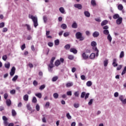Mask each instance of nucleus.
Here are the masks:
<instances>
[{
	"label": "nucleus",
	"mask_w": 126,
	"mask_h": 126,
	"mask_svg": "<svg viewBox=\"0 0 126 126\" xmlns=\"http://www.w3.org/2000/svg\"><path fill=\"white\" fill-rule=\"evenodd\" d=\"M122 67H123V66L122 65H119L117 67V70H121V69H122Z\"/></svg>",
	"instance_id": "13d9d810"
},
{
	"label": "nucleus",
	"mask_w": 126,
	"mask_h": 126,
	"mask_svg": "<svg viewBox=\"0 0 126 126\" xmlns=\"http://www.w3.org/2000/svg\"><path fill=\"white\" fill-rule=\"evenodd\" d=\"M32 103H37V98H36V97L34 96L32 98Z\"/></svg>",
	"instance_id": "8fccbe9b"
},
{
	"label": "nucleus",
	"mask_w": 126,
	"mask_h": 126,
	"mask_svg": "<svg viewBox=\"0 0 126 126\" xmlns=\"http://www.w3.org/2000/svg\"><path fill=\"white\" fill-rule=\"evenodd\" d=\"M122 22H123V18L120 17L116 20V23L118 25H120V24H122Z\"/></svg>",
	"instance_id": "423d86ee"
},
{
	"label": "nucleus",
	"mask_w": 126,
	"mask_h": 126,
	"mask_svg": "<svg viewBox=\"0 0 126 126\" xmlns=\"http://www.w3.org/2000/svg\"><path fill=\"white\" fill-rule=\"evenodd\" d=\"M104 66H107L108 65V59H106L104 62Z\"/></svg>",
	"instance_id": "49530a36"
},
{
	"label": "nucleus",
	"mask_w": 126,
	"mask_h": 126,
	"mask_svg": "<svg viewBox=\"0 0 126 126\" xmlns=\"http://www.w3.org/2000/svg\"><path fill=\"white\" fill-rule=\"evenodd\" d=\"M53 67H54V65H48V70L50 72H52L53 71Z\"/></svg>",
	"instance_id": "4468645a"
},
{
	"label": "nucleus",
	"mask_w": 126,
	"mask_h": 126,
	"mask_svg": "<svg viewBox=\"0 0 126 126\" xmlns=\"http://www.w3.org/2000/svg\"><path fill=\"white\" fill-rule=\"evenodd\" d=\"M84 15L86 17H90V13L87 11L84 12Z\"/></svg>",
	"instance_id": "aec40b11"
},
{
	"label": "nucleus",
	"mask_w": 126,
	"mask_h": 126,
	"mask_svg": "<svg viewBox=\"0 0 126 126\" xmlns=\"http://www.w3.org/2000/svg\"><path fill=\"white\" fill-rule=\"evenodd\" d=\"M29 98V96L28 95V94H25L23 96V99L24 101H28Z\"/></svg>",
	"instance_id": "6ab92c4d"
},
{
	"label": "nucleus",
	"mask_w": 126,
	"mask_h": 126,
	"mask_svg": "<svg viewBox=\"0 0 126 126\" xmlns=\"http://www.w3.org/2000/svg\"><path fill=\"white\" fill-rule=\"evenodd\" d=\"M54 43L56 46H59L60 44V40L59 39H56L55 40Z\"/></svg>",
	"instance_id": "7c9ffc66"
},
{
	"label": "nucleus",
	"mask_w": 126,
	"mask_h": 126,
	"mask_svg": "<svg viewBox=\"0 0 126 126\" xmlns=\"http://www.w3.org/2000/svg\"><path fill=\"white\" fill-rule=\"evenodd\" d=\"M118 8L119 10H123V9H124V6H123V5L122 4H120L118 6Z\"/></svg>",
	"instance_id": "393cba45"
},
{
	"label": "nucleus",
	"mask_w": 126,
	"mask_h": 126,
	"mask_svg": "<svg viewBox=\"0 0 126 126\" xmlns=\"http://www.w3.org/2000/svg\"><path fill=\"white\" fill-rule=\"evenodd\" d=\"M86 93L85 92H83L81 94V98H84L85 97V95Z\"/></svg>",
	"instance_id": "58836bf2"
},
{
	"label": "nucleus",
	"mask_w": 126,
	"mask_h": 126,
	"mask_svg": "<svg viewBox=\"0 0 126 126\" xmlns=\"http://www.w3.org/2000/svg\"><path fill=\"white\" fill-rule=\"evenodd\" d=\"M59 10L61 13H64V8L63 7H61L59 8Z\"/></svg>",
	"instance_id": "a19ab883"
},
{
	"label": "nucleus",
	"mask_w": 126,
	"mask_h": 126,
	"mask_svg": "<svg viewBox=\"0 0 126 126\" xmlns=\"http://www.w3.org/2000/svg\"><path fill=\"white\" fill-rule=\"evenodd\" d=\"M25 26H26L28 31H31V27H30V25H29L28 24H26V25H25Z\"/></svg>",
	"instance_id": "ea45409f"
},
{
	"label": "nucleus",
	"mask_w": 126,
	"mask_h": 126,
	"mask_svg": "<svg viewBox=\"0 0 126 126\" xmlns=\"http://www.w3.org/2000/svg\"><path fill=\"white\" fill-rule=\"evenodd\" d=\"M107 39L110 42H112V36H111L110 34L108 35Z\"/></svg>",
	"instance_id": "a18cd8bd"
},
{
	"label": "nucleus",
	"mask_w": 126,
	"mask_h": 126,
	"mask_svg": "<svg viewBox=\"0 0 126 126\" xmlns=\"http://www.w3.org/2000/svg\"><path fill=\"white\" fill-rule=\"evenodd\" d=\"M48 45L49 47H53V46H54V43L53 42H48Z\"/></svg>",
	"instance_id": "0e129e2a"
},
{
	"label": "nucleus",
	"mask_w": 126,
	"mask_h": 126,
	"mask_svg": "<svg viewBox=\"0 0 126 126\" xmlns=\"http://www.w3.org/2000/svg\"><path fill=\"white\" fill-rule=\"evenodd\" d=\"M64 37H68L69 36V32H66L63 33Z\"/></svg>",
	"instance_id": "3c124183"
},
{
	"label": "nucleus",
	"mask_w": 126,
	"mask_h": 126,
	"mask_svg": "<svg viewBox=\"0 0 126 126\" xmlns=\"http://www.w3.org/2000/svg\"><path fill=\"white\" fill-rule=\"evenodd\" d=\"M27 108L28 110H29V111L32 110V107H31V106L30 105V103L27 104Z\"/></svg>",
	"instance_id": "cd10ccee"
},
{
	"label": "nucleus",
	"mask_w": 126,
	"mask_h": 126,
	"mask_svg": "<svg viewBox=\"0 0 126 126\" xmlns=\"http://www.w3.org/2000/svg\"><path fill=\"white\" fill-rule=\"evenodd\" d=\"M61 27L62 28V29L65 30L66 28H67V26H66V24H63L61 25Z\"/></svg>",
	"instance_id": "412c9836"
},
{
	"label": "nucleus",
	"mask_w": 126,
	"mask_h": 126,
	"mask_svg": "<svg viewBox=\"0 0 126 126\" xmlns=\"http://www.w3.org/2000/svg\"><path fill=\"white\" fill-rule=\"evenodd\" d=\"M66 117L68 120H71V116L69 115V113L66 114Z\"/></svg>",
	"instance_id": "4d7b16f0"
},
{
	"label": "nucleus",
	"mask_w": 126,
	"mask_h": 126,
	"mask_svg": "<svg viewBox=\"0 0 126 126\" xmlns=\"http://www.w3.org/2000/svg\"><path fill=\"white\" fill-rule=\"evenodd\" d=\"M68 59L69 60H70L71 61H72V60L74 59V56H73V55H69L68 56Z\"/></svg>",
	"instance_id": "de8ad7c7"
},
{
	"label": "nucleus",
	"mask_w": 126,
	"mask_h": 126,
	"mask_svg": "<svg viewBox=\"0 0 126 126\" xmlns=\"http://www.w3.org/2000/svg\"><path fill=\"white\" fill-rule=\"evenodd\" d=\"M58 79H59V77L56 76L52 78V81H53V82H55V81L58 80Z\"/></svg>",
	"instance_id": "c756f323"
},
{
	"label": "nucleus",
	"mask_w": 126,
	"mask_h": 126,
	"mask_svg": "<svg viewBox=\"0 0 126 126\" xmlns=\"http://www.w3.org/2000/svg\"><path fill=\"white\" fill-rule=\"evenodd\" d=\"M35 95L36 97L39 98V99H41V98H42V94L41 93L35 94Z\"/></svg>",
	"instance_id": "a211bd4d"
},
{
	"label": "nucleus",
	"mask_w": 126,
	"mask_h": 126,
	"mask_svg": "<svg viewBox=\"0 0 126 126\" xmlns=\"http://www.w3.org/2000/svg\"><path fill=\"white\" fill-rule=\"evenodd\" d=\"M46 108H49L50 107V102H47L45 105Z\"/></svg>",
	"instance_id": "6e6d98bb"
},
{
	"label": "nucleus",
	"mask_w": 126,
	"mask_h": 126,
	"mask_svg": "<svg viewBox=\"0 0 126 126\" xmlns=\"http://www.w3.org/2000/svg\"><path fill=\"white\" fill-rule=\"evenodd\" d=\"M113 18L114 19H118L120 18V15H119V14H115L113 15Z\"/></svg>",
	"instance_id": "2eb2a0df"
},
{
	"label": "nucleus",
	"mask_w": 126,
	"mask_h": 126,
	"mask_svg": "<svg viewBox=\"0 0 126 126\" xmlns=\"http://www.w3.org/2000/svg\"><path fill=\"white\" fill-rule=\"evenodd\" d=\"M95 57H96V54L94 53H93L90 55V59L91 60H94Z\"/></svg>",
	"instance_id": "9d476101"
},
{
	"label": "nucleus",
	"mask_w": 126,
	"mask_h": 126,
	"mask_svg": "<svg viewBox=\"0 0 126 126\" xmlns=\"http://www.w3.org/2000/svg\"><path fill=\"white\" fill-rule=\"evenodd\" d=\"M55 60H56V57H52L50 61V64H49V65H54V61H55Z\"/></svg>",
	"instance_id": "dca6fc26"
},
{
	"label": "nucleus",
	"mask_w": 126,
	"mask_h": 126,
	"mask_svg": "<svg viewBox=\"0 0 126 126\" xmlns=\"http://www.w3.org/2000/svg\"><path fill=\"white\" fill-rule=\"evenodd\" d=\"M21 50L22 51L24 50V49H25V48H26V46H25V44H24L23 45H22L21 47Z\"/></svg>",
	"instance_id": "680f3d73"
},
{
	"label": "nucleus",
	"mask_w": 126,
	"mask_h": 126,
	"mask_svg": "<svg viewBox=\"0 0 126 126\" xmlns=\"http://www.w3.org/2000/svg\"><path fill=\"white\" fill-rule=\"evenodd\" d=\"M91 46L93 47H96V46H97V43H96L95 41H92L91 42Z\"/></svg>",
	"instance_id": "2f4dec72"
},
{
	"label": "nucleus",
	"mask_w": 126,
	"mask_h": 126,
	"mask_svg": "<svg viewBox=\"0 0 126 126\" xmlns=\"http://www.w3.org/2000/svg\"><path fill=\"white\" fill-rule=\"evenodd\" d=\"M117 63V59H114L113 60L112 65H113L114 67L118 66V63Z\"/></svg>",
	"instance_id": "1a4fd4ad"
},
{
	"label": "nucleus",
	"mask_w": 126,
	"mask_h": 126,
	"mask_svg": "<svg viewBox=\"0 0 126 126\" xmlns=\"http://www.w3.org/2000/svg\"><path fill=\"white\" fill-rule=\"evenodd\" d=\"M109 33H110V32L108 30H104L103 31V34H104V35H109Z\"/></svg>",
	"instance_id": "c85d7f7f"
},
{
	"label": "nucleus",
	"mask_w": 126,
	"mask_h": 126,
	"mask_svg": "<svg viewBox=\"0 0 126 126\" xmlns=\"http://www.w3.org/2000/svg\"><path fill=\"white\" fill-rule=\"evenodd\" d=\"M15 67L13 66L11 69V71L10 72V76H13L15 73V70H16Z\"/></svg>",
	"instance_id": "7ed1b4c3"
},
{
	"label": "nucleus",
	"mask_w": 126,
	"mask_h": 126,
	"mask_svg": "<svg viewBox=\"0 0 126 126\" xmlns=\"http://www.w3.org/2000/svg\"><path fill=\"white\" fill-rule=\"evenodd\" d=\"M82 57L83 60H87V59L89 58V55L86 54L85 52L83 53Z\"/></svg>",
	"instance_id": "20e7f679"
},
{
	"label": "nucleus",
	"mask_w": 126,
	"mask_h": 126,
	"mask_svg": "<svg viewBox=\"0 0 126 126\" xmlns=\"http://www.w3.org/2000/svg\"><path fill=\"white\" fill-rule=\"evenodd\" d=\"M125 57V52L124 51H122L120 55V59H122Z\"/></svg>",
	"instance_id": "e433bc0d"
},
{
	"label": "nucleus",
	"mask_w": 126,
	"mask_h": 126,
	"mask_svg": "<svg viewBox=\"0 0 126 126\" xmlns=\"http://www.w3.org/2000/svg\"><path fill=\"white\" fill-rule=\"evenodd\" d=\"M87 86L88 87H90V86H92V82L91 81H89L86 83Z\"/></svg>",
	"instance_id": "a878e982"
},
{
	"label": "nucleus",
	"mask_w": 126,
	"mask_h": 126,
	"mask_svg": "<svg viewBox=\"0 0 126 126\" xmlns=\"http://www.w3.org/2000/svg\"><path fill=\"white\" fill-rule=\"evenodd\" d=\"M72 85H73V84H72V83H67L66 84V87H71V86H72Z\"/></svg>",
	"instance_id": "09e8293b"
},
{
	"label": "nucleus",
	"mask_w": 126,
	"mask_h": 126,
	"mask_svg": "<svg viewBox=\"0 0 126 126\" xmlns=\"http://www.w3.org/2000/svg\"><path fill=\"white\" fill-rule=\"evenodd\" d=\"M43 19L44 23H47V21H48V17H47L46 16H44L43 17Z\"/></svg>",
	"instance_id": "4c0bfd02"
},
{
	"label": "nucleus",
	"mask_w": 126,
	"mask_h": 126,
	"mask_svg": "<svg viewBox=\"0 0 126 126\" xmlns=\"http://www.w3.org/2000/svg\"><path fill=\"white\" fill-rule=\"evenodd\" d=\"M74 95L75 97H79V91L75 92Z\"/></svg>",
	"instance_id": "f704fd0d"
},
{
	"label": "nucleus",
	"mask_w": 126,
	"mask_h": 126,
	"mask_svg": "<svg viewBox=\"0 0 126 126\" xmlns=\"http://www.w3.org/2000/svg\"><path fill=\"white\" fill-rule=\"evenodd\" d=\"M91 4L92 5H93V6H95V5H97V4L96 3V1H95V0H92Z\"/></svg>",
	"instance_id": "bb28decb"
},
{
	"label": "nucleus",
	"mask_w": 126,
	"mask_h": 126,
	"mask_svg": "<svg viewBox=\"0 0 126 126\" xmlns=\"http://www.w3.org/2000/svg\"><path fill=\"white\" fill-rule=\"evenodd\" d=\"M4 27V23L2 22L0 23V28H2Z\"/></svg>",
	"instance_id": "69168bd1"
},
{
	"label": "nucleus",
	"mask_w": 126,
	"mask_h": 126,
	"mask_svg": "<svg viewBox=\"0 0 126 126\" xmlns=\"http://www.w3.org/2000/svg\"><path fill=\"white\" fill-rule=\"evenodd\" d=\"M64 49H65V50H69V49H70V44H66L64 46Z\"/></svg>",
	"instance_id": "79ce46f5"
},
{
	"label": "nucleus",
	"mask_w": 126,
	"mask_h": 126,
	"mask_svg": "<svg viewBox=\"0 0 126 126\" xmlns=\"http://www.w3.org/2000/svg\"><path fill=\"white\" fill-rule=\"evenodd\" d=\"M75 36L76 39H79V41H83L84 39H85V37L83 36L82 33L79 32L76 33Z\"/></svg>",
	"instance_id": "f03ea898"
},
{
	"label": "nucleus",
	"mask_w": 126,
	"mask_h": 126,
	"mask_svg": "<svg viewBox=\"0 0 126 126\" xmlns=\"http://www.w3.org/2000/svg\"><path fill=\"white\" fill-rule=\"evenodd\" d=\"M124 99H125V97L123 95L120 96L119 100H120V101H121V102H122L123 101Z\"/></svg>",
	"instance_id": "bf43d9fd"
},
{
	"label": "nucleus",
	"mask_w": 126,
	"mask_h": 126,
	"mask_svg": "<svg viewBox=\"0 0 126 126\" xmlns=\"http://www.w3.org/2000/svg\"><path fill=\"white\" fill-rule=\"evenodd\" d=\"M126 71V66L124 67V70H123L122 72V75H124V74H125Z\"/></svg>",
	"instance_id": "5fc2aeb1"
},
{
	"label": "nucleus",
	"mask_w": 126,
	"mask_h": 126,
	"mask_svg": "<svg viewBox=\"0 0 126 126\" xmlns=\"http://www.w3.org/2000/svg\"><path fill=\"white\" fill-rule=\"evenodd\" d=\"M29 18L32 19L33 22V26L35 28H37V26L39 25L38 24V18L37 17L34 16L31 14L29 15Z\"/></svg>",
	"instance_id": "f257e3e1"
},
{
	"label": "nucleus",
	"mask_w": 126,
	"mask_h": 126,
	"mask_svg": "<svg viewBox=\"0 0 126 126\" xmlns=\"http://www.w3.org/2000/svg\"><path fill=\"white\" fill-rule=\"evenodd\" d=\"M61 64V62H60V60H58L55 62V65L56 66H59Z\"/></svg>",
	"instance_id": "5701e85b"
},
{
	"label": "nucleus",
	"mask_w": 126,
	"mask_h": 126,
	"mask_svg": "<svg viewBox=\"0 0 126 126\" xmlns=\"http://www.w3.org/2000/svg\"><path fill=\"white\" fill-rule=\"evenodd\" d=\"M4 66L6 68H9V67H10V63H9V62H8L7 63H5L4 64Z\"/></svg>",
	"instance_id": "4be33fe9"
},
{
	"label": "nucleus",
	"mask_w": 126,
	"mask_h": 126,
	"mask_svg": "<svg viewBox=\"0 0 126 126\" xmlns=\"http://www.w3.org/2000/svg\"><path fill=\"white\" fill-rule=\"evenodd\" d=\"M10 94H12V95H13V94H15V90H12L10 91Z\"/></svg>",
	"instance_id": "e2e57ef3"
},
{
	"label": "nucleus",
	"mask_w": 126,
	"mask_h": 126,
	"mask_svg": "<svg viewBox=\"0 0 126 126\" xmlns=\"http://www.w3.org/2000/svg\"><path fill=\"white\" fill-rule=\"evenodd\" d=\"M6 104L7 106H10L11 105V100L10 99H8L6 100Z\"/></svg>",
	"instance_id": "f3484780"
},
{
	"label": "nucleus",
	"mask_w": 126,
	"mask_h": 126,
	"mask_svg": "<svg viewBox=\"0 0 126 126\" xmlns=\"http://www.w3.org/2000/svg\"><path fill=\"white\" fill-rule=\"evenodd\" d=\"M99 35V32H94L93 33V37H94V38H97V37H98Z\"/></svg>",
	"instance_id": "6e6552de"
},
{
	"label": "nucleus",
	"mask_w": 126,
	"mask_h": 126,
	"mask_svg": "<svg viewBox=\"0 0 126 126\" xmlns=\"http://www.w3.org/2000/svg\"><path fill=\"white\" fill-rule=\"evenodd\" d=\"M70 52L75 54H77V50H76L75 48H71L70 49Z\"/></svg>",
	"instance_id": "9b49d317"
},
{
	"label": "nucleus",
	"mask_w": 126,
	"mask_h": 126,
	"mask_svg": "<svg viewBox=\"0 0 126 126\" xmlns=\"http://www.w3.org/2000/svg\"><path fill=\"white\" fill-rule=\"evenodd\" d=\"M94 101V99L93 98L91 99L88 102V105L89 106H91V105H92V104L93 103Z\"/></svg>",
	"instance_id": "72a5a7b5"
},
{
	"label": "nucleus",
	"mask_w": 126,
	"mask_h": 126,
	"mask_svg": "<svg viewBox=\"0 0 126 126\" xmlns=\"http://www.w3.org/2000/svg\"><path fill=\"white\" fill-rule=\"evenodd\" d=\"M7 97H8V94H7V93L4 94V98L5 100H6V99H7Z\"/></svg>",
	"instance_id": "338daca9"
},
{
	"label": "nucleus",
	"mask_w": 126,
	"mask_h": 126,
	"mask_svg": "<svg viewBox=\"0 0 126 126\" xmlns=\"http://www.w3.org/2000/svg\"><path fill=\"white\" fill-rule=\"evenodd\" d=\"M93 50L96 52V57L99 56V50H98V48H97V47L94 46L93 47Z\"/></svg>",
	"instance_id": "39448f33"
},
{
	"label": "nucleus",
	"mask_w": 126,
	"mask_h": 126,
	"mask_svg": "<svg viewBox=\"0 0 126 126\" xmlns=\"http://www.w3.org/2000/svg\"><path fill=\"white\" fill-rule=\"evenodd\" d=\"M90 95V94H89V93L86 94L85 95V100H87V99H88V98H89Z\"/></svg>",
	"instance_id": "c03bdc74"
},
{
	"label": "nucleus",
	"mask_w": 126,
	"mask_h": 126,
	"mask_svg": "<svg viewBox=\"0 0 126 126\" xmlns=\"http://www.w3.org/2000/svg\"><path fill=\"white\" fill-rule=\"evenodd\" d=\"M74 6L78 9H81L82 8V5L80 4H75L74 5Z\"/></svg>",
	"instance_id": "0eeeda50"
},
{
	"label": "nucleus",
	"mask_w": 126,
	"mask_h": 126,
	"mask_svg": "<svg viewBox=\"0 0 126 126\" xmlns=\"http://www.w3.org/2000/svg\"><path fill=\"white\" fill-rule=\"evenodd\" d=\"M72 28L75 29L77 28V24L76 23V22H75L72 24Z\"/></svg>",
	"instance_id": "b1692460"
},
{
	"label": "nucleus",
	"mask_w": 126,
	"mask_h": 126,
	"mask_svg": "<svg viewBox=\"0 0 126 126\" xmlns=\"http://www.w3.org/2000/svg\"><path fill=\"white\" fill-rule=\"evenodd\" d=\"M46 88V85H42L40 86L39 87V90H44Z\"/></svg>",
	"instance_id": "c9c22d12"
},
{
	"label": "nucleus",
	"mask_w": 126,
	"mask_h": 126,
	"mask_svg": "<svg viewBox=\"0 0 126 126\" xmlns=\"http://www.w3.org/2000/svg\"><path fill=\"white\" fill-rule=\"evenodd\" d=\"M33 85L36 87L38 85V82L36 80H34L33 82Z\"/></svg>",
	"instance_id": "603ef678"
},
{
	"label": "nucleus",
	"mask_w": 126,
	"mask_h": 126,
	"mask_svg": "<svg viewBox=\"0 0 126 126\" xmlns=\"http://www.w3.org/2000/svg\"><path fill=\"white\" fill-rule=\"evenodd\" d=\"M106 24H108V21L106 20H103L101 23V25L102 26H104L105 25H106Z\"/></svg>",
	"instance_id": "ddd939ff"
},
{
	"label": "nucleus",
	"mask_w": 126,
	"mask_h": 126,
	"mask_svg": "<svg viewBox=\"0 0 126 126\" xmlns=\"http://www.w3.org/2000/svg\"><path fill=\"white\" fill-rule=\"evenodd\" d=\"M53 96L55 99H58L59 98V94L56 93L53 94Z\"/></svg>",
	"instance_id": "473e14b6"
},
{
	"label": "nucleus",
	"mask_w": 126,
	"mask_h": 126,
	"mask_svg": "<svg viewBox=\"0 0 126 126\" xmlns=\"http://www.w3.org/2000/svg\"><path fill=\"white\" fill-rule=\"evenodd\" d=\"M17 78H18V76L17 75H15L12 79V81H13L14 82H15V81H16V80H17Z\"/></svg>",
	"instance_id": "37998d69"
},
{
	"label": "nucleus",
	"mask_w": 126,
	"mask_h": 126,
	"mask_svg": "<svg viewBox=\"0 0 126 126\" xmlns=\"http://www.w3.org/2000/svg\"><path fill=\"white\" fill-rule=\"evenodd\" d=\"M36 109L37 111H40V106L39 105V104H37L36 105Z\"/></svg>",
	"instance_id": "774afa93"
},
{
	"label": "nucleus",
	"mask_w": 126,
	"mask_h": 126,
	"mask_svg": "<svg viewBox=\"0 0 126 126\" xmlns=\"http://www.w3.org/2000/svg\"><path fill=\"white\" fill-rule=\"evenodd\" d=\"M66 94L67 96H71V95H72V93L71 91H68L66 92Z\"/></svg>",
	"instance_id": "864d4df0"
},
{
	"label": "nucleus",
	"mask_w": 126,
	"mask_h": 126,
	"mask_svg": "<svg viewBox=\"0 0 126 126\" xmlns=\"http://www.w3.org/2000/svg\"><path fill=\"white\" fill-rule=\"evenodd\" d=\"M46 35L47 36V37L49 39H52V36L51 35H49V34H50V31H46Z\"/></svg>",
	"instance_id": "f8f14e48"
},
{
	"label": "nucleus",
	"mask_w": 126,
	"mask_h": 126,
	"mask_svg": "<svg viewBox=\"0 0 126 126\" xmlns=\"http://www.w3.org/2000/svg\"><path fill=\"white\" fill-rule=\"evenodd\" d=\"M2 60L4 61H6V60H7V56L6 55H4L2 57Z\"/></svg>",
	"instance_id": "052dcab7"
}]
</instances>
